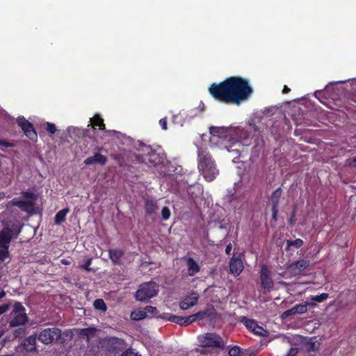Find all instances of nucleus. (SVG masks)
I'll return each instance as SVG.
<instances>
[{
	"label": "nucleus",
	"instance_id": "1",
	"mask_svg": "<svg viewBox=\"0 0 356 356\" xmlns=\"http://www.w3.org/2000/svg\"><path fill=\"white\" fill-rule=\"evenodd\" d=\"M208 90L215 100L238 106L248 100L252 93L248 80L241 76H229L220 83H213Z\"/></svg>",
	"mask_w": 356,
	"mask_h": 356
},
{
	"label": "nucleus",
	"instance_id": "2",
	"mask_svg": "<svg viewBox=\"0 0 356 356\" xmlns=\"http://www.w3.org/2000/svg\"><path fill=\"white\" fill-rule=\"evenodd\" d=\"M209 131L213 136L222 139L229 138L230 145L225 147L229 152H235L236 154H239L241 152L239 148L242 147L241 140L248 137V132L238 127H211Z\"/></svg>",
	"mask_w": 356,
	"mask_h": 356
},
{
	"label": "nucleus",
	"instance_id": "3",
	"mask_svg": "<svg viewBox=\"0 0 356 356\" xmlns=\"http://www.w3.org/2000/svg\"><path fill=\"white\" fill-rule=\"evenodd\" d=\"M197 161L198 169L205 179L208 181L214 180L219 172L207 149L198 148Z\"/></svg>",
	"mask_w": 356,
	"mask_h": 356
},
{
	"label": "nucleus",
	"instance_id": "4",
	"mask_svg": "<svg viewBox=\"0 0 356 356\" xmlns=\"http://www.w3.org/2000/svg\"><path fill=\"white\" fill-rule=\"evenodd\" d=\"M136 159L138 163H145L147 166L152 167L161 164L163 157L151 146L143 144L140 145L138 152L136 154Z\"/></svg>",
	"mask_w": 356,
	"mask_h": 356
},
{
	"label": "nucleus",
	"instance_id": "5",
	"mask_svg": "<svg viewBox=\"0 0 356 356\" xmlns=\"http://www.w3.org/2000/svg\"><path fill=\"white\" fill-rule=\"evenodd\" d=\"M159 286L153 281L141 284L136 291L135 298L139 302H147L152 298L157 296Z\"/></svg>",
	"mask_w": 356,
	"mask_h": 356
},
{
	"label": "nucleus",
	"instance_id": "6",
	"mask_svg": "<svg viewBox=\"0 0 356 356\" xmlns=\"http://www.w3.org/2000/svg\"><path fill=\"white\" fill-rule=\"evenodd\" d=\"M198 341L202 347L204 348H215L224 349L225 342L222 338L215 332H207L198 336Z\"/></svg>",
	"mask_w": 356,
	"mask_h": 356
},
{
	"label": "nucleus",
	"instance_id": "7",
	"mask_svg": "<svg viewBox=\"0 0 356 356\" xmlns=\"http://www.w3.org/2000/svg\"><path fill=\"white\" fill-rule=\"evenodd\" d=\"M11 315L12 319L10 321V327H17L25 325L28 322V316L26 314V309L19 302H15L13 305Z\"/></svg>",
	"mask_w": 356,
	"mask_h": 356
},
{
	"label": "nucleus",
	"instance_id": "8",
	"mask_svg": "<svg viewBox=\"0 0 356 356\" xmlns=\"http://www.w3.org/2000/svg\"><path fill=\"white\" fill-rule=\"evenodd\" d=\"M261 288L266 292H270L274 286V282L272 278V273L268 267L263 264L259 271Z\"/></svg>",
	"mask_w": 356,
	"mask_h": 356
},
{
	"label": "nucleus",
	"instance_id": "9",
	"mask_svg": "<svg viewBox=\"0 0 356 356\" xmlns=\"http://www.w3.org/2000/svg\"><path fill=\"white\" fill-rule=\"evenodd\" d=\"M61 335V330L57 327L45 328L42 330L38 336V340L44 344H49L58 341Z\"/></svg>",
	"mask_w": 356,
	"mask_h": 356
},
{
	"label": "nucleus",
	"instance_id": "10",
	"mask_svg": "<svg viewBox=\"0 0 356 356\" xmlns=\"http://www.w3.org/2000/svg\"><path fill=\"white\" fill-rule=\"evenodd\" d=\"M19 127H21L24 135L31 140L36 142L38 140L37 132L33 125L29 121H28L23 116L18 117L16 120Z\"/></svg>",
	"mask_w": 356,
	"mask_h": 356
},
{
	"label": "nucleus",
	"instance_id": "11",
	"mask_svg": "<svg viewBox=\"0 0 356 356\" xmlns=\"http://www.w3.org/2000/svg\"><path fill=\"white\" fill-rule=\"evenodd\" d=\"M127 344L124 339L118 337H110L106 341L107 351L117 354L127 348Z\"/></svg>",
	"mask_w": 356,
	"mask_h": 356
},
{
	"label": "nucleus",
	"instance_id": "12",
	"mask_svg": "<svg viewBox=\"0 0 356 356\" xmlns=\"http://www.w3.org/2000/svg\"><path fill=\"white\" fill-rule=\"evenodd\" d=\"M309 265L307 259H300L292 262L287 266V271L293 276L300 275Z\"/></svg>",
	"mask_w": 356,
	"mask_h": 356
},
{
	"label": "nucleus",
	"instance_id": "13",
	"mask_svg": "<svg viewBox=\"0 0 356 356\" xmlns=\"http://www.w3.org/2000/svg\"><path fill=\"white\" fill-rule=\"evenodd\" d=\"M14 238V232L10 227H4L0 231V248L9 249L10 243Z\"/></svg>",
	"mask_w": 356,
	"mask_h": 356
},
{
	"label": "nucleus",
	"instance_id": "14",
	"mask_svg": "<svg viewBox=\"0 0 356 356\" xmlns=\"http://www.w3.org/2000/svg\"><path fill=\"white\" fill-rule=\"evenodd\" d=\"M244 268L243 261L239 256L234 254L229 261V272L234 276L239 275Z\"/></svg>",
	"mask_w": 356,
	"mask_h": 356
},
{
	"label": "nucleus",
	"instance_id": "15",
	"mask_svg": "<svg viewBox=\"0 0 356 356\" xmlns=\"http://www.w3.org/2000/svg\"><path fill=\"white\" fill-rule=\"evenodd\" d=\"M159 317L163 319H167L171 322L175 323L181 326H186L191 324L189 316L184 317L165 313L159 316Z\"/></svg>",
	"mask_w": 356,
	"mask_h": 356
},
{
	"label": "nucleus",
	"instance_id": "16",
	"mask_svg": "<svg viewBox=\"0 0 356 356\" xmlns=\"http://www.w3.org/2000/svg\"><path fill=\"white\" fill-rule=\"evenodd\" d=\"M199 294L196 292L191 293L186 296L179 303V307L183 310H186L197 303Z\"/></svg>",
	"mask_w": 356,
	"mask_h": 356
},
{
	"label": "nucleus",
	"instance_id": "17",
	"mask_svg": "<svg viewBox=\"0 0 356 356\" xmlns=\"http://www.w3.org/2000/svg\"><path fill=\"white\" fill-rule=\"evenodd\" d=\"M215 314V309L213 306L209 307L205 310L200 311L194 314L190 315L191 323L197 320H203L206 318L211 317Z\"/></svg>",
	"mask_w": 356,
	"mask_h": 356
},
{
	"label": "nucleus",
	"instance_id": "18",
	"mask_svg": "<svg viewBox=\"0 0 356 356\" xmlns=\"http://www.w3.org/2000/svg\"><path fill=\"white\" fill-rule=\"evenodd\" d=\"M109 258L113 265H121L122 259L124 255V250L119 248H113L108 250Z\"/></svg>",
	"mask_w": 356,
	"mask_h": 356
},
{
	"label": "nucleus",
	"instance_id": "19",
	"mask_svg": "<svg viewBox=\"0 0 356 356\" xmlns=\"http://www.w3.org/2000/svg\"><path fill=\"white\" fill-rule=\"evenodd\" d=\"M108 161L107 157L99 153H95L92 156L88 157L83 161L86 165H93L95 163H99L102 165H105Z\"/></svg>",
	"mask_w": 356,
	"mask_h": 356
},
{
	"label": "nucleus",
	"instance_id": "20",
	"mask_svg": "<svg viewBox=\"0 0 356 356\" xmlns=\"http://www.w3.org/2000/svg\"><path fill=\"white\" fill-rule=\"evenodd\" d=\"M186 265L188 267V275L190 277L194 276L200 271V266L192 257H188L186 259Z\"/></svg>",
	"mask_w": 356,
	"mask_h": 356
},
{
	"label": "nucleus",
	"instance_id": "21",
	"mask_svg": "<svg viewBox=\"0 0 356 356\" xmlns=\"http://www.w3.org/2000/svg\"><path fill=\"white\" fill-rule=\"evenodd\" d=\"M22 346L27 352H33L36 350V337L31 335L22 342Z\"/></svg>",
	"mask_w": 356,
	"mask_h": 356
},
{
	"label": "nucleus",
	"instance_id": "22",
	"mask_svg": "<svg viewBox=\"0 0 356 356\" xmlns=\"http://www.w3.org/2000/svg\"><path fill=\"white\" fill-rule=\"evenodd\" d=\"M97 330L94 327H87L81 329L79 331L78 337L81 339H85L87 342H89L91 338L95 336Z\"/></svg>",
	"mask_w": 356,
	"mask_h": 356
},
{
	"label": "nucleus",
	"instance_id": "23",
	"mask_svg": "<svg viewBox=\"0 0 356 356\" xmlns=\"http://www.w3.org/2000/svg\"><path fill=\"white\" fill-rule=\"evenodd\" d=\"M303 346L307 352H314L319 348L320 343L315 338H310L303 343Z\"/></svg>",
	"mask_w": 356,
	"mask_h": 356
},
{
	"label": "nucleus",
	"instance_id": "24",
	"mask_svg": "<svg viewBox=\"0 0 356 356\" xmlns=\"http://www.w3.org/2000/svg\"><path fill=\"white\" fill-rule=\"evenodd\" d=\"M157 207L156 202L152 199H147L145 202V210L149 216L154 213Z\"/></svg>",
	"mask_w": 356,
	"mask_h": 356
},
{
	"label": "nucleus",
	"instance_id": "25",
	"mask_svg": "<svg viewBox=\"0 0 356 356\" xmlns=\"http://www.w3.org/2000/svg\"><path fill=\"white\" fill-rule=\"evenodd\" d=\"M90 123L93 127H98L99 130L103 131L106 129L104 120L99 114H95L92 118H90Z\"/></svg>",
	"mask_w": 356,
	"mask_h": 356
},
{
	"label": "nucleus",
	"instance_id": "26",
	"mask_svg": "<svg viewBox=\"0 0 356 356\" xmlns=\"http://www.w3.org/2000/svg\"><path fill=\"white\" fill-rule=\"evenodd\" d=\"M69 208H64L60 210L55 216L54 223L56 225H60L66 220V215L69 213Z\"/></svg>",
	"mask_w": 356,
	"mask_h": 356
},
{
	"label": "nucleus",
	"instance_id": "27",
	"mask_svg": "<svg viewBox=\"0 0 356 356\" xmlns=\"http://www.w3.org/2000/svg\"><path fill=\"white\" fill-rule=\"evenodd\" d=\"M240 322L242 323L250 332L254 331L255 326L257 323L255 320L249 318L246 316H242Z\"/></svg>",
	"mask_w": 356,
	"mask_h": 356
},
{
	"label": "nucleus",
	"instance_id": "28",
	"mask_svg": "<svg viewBox=\"0 0 356 356\" xmlns=\"http://www.w3.org/2000/svg\"><path fill=\"white\" fill-rule=\"evenodd\" d=\"M282 193L280 187L273 191L270 197L272 207H279L280 199L281 197Z\"/></svg>",
	"mask_w": 356,
	"mask_h": 356
},
{
	"label": "nucleus",
	"instance_id": "29",
	"mask_svg": "<svg viewBox=\"0 0 356 356\" xmlns=\"http://www.w3.org/2000/svg\"><path fill=\"white\" fill-rule=\"evenodd\" d=\"M149 316V314H145V312L143 309L132 312L130 315L131 318L134 321H140Z\"/></svg>",
	"mask_w": 356,
	"mask_h": 356
},
{
	"label": "nucleus",
	"instance_id": "30",
	"mask_svg": "<svg viewBox=\"0 0 356 356\" xmlns=\"http://www.w3.org/2000/svg\"><path fill=\"white\" fill-rule=\"evenodd\" d=\"M304 244V242L300 238H297L294 241L292 240H287L286 241V249L289 248L290 247H294L296 248H300L302 245Z\"/></svg>",
	"mask_w": 356,
	"mask_h": 356
},
{
	"label": "nucleus",
	"instance_id": "31",
	"mask_svg": "<svg viewBox=\"0 0 356 356\" xmlns=\"http://www.w3.org/2000/svg\"><path fill=\"white\" fill-rule=\"evenodd\" d=\"M329 297V293H323L317 296H312L309 297V300L312 301H315L316 302H322L327 299Z\"/></svg>",
	"mask_w": 356,
	"mask_h": 356
},
{
	"label": "nucleus",
	"instance_id": "32",
	"mask_svg": "<svg viewBox=\"0 0 356 356\" xmlns=\"http://www.w3.org/2000/svg\"><path fill=\"white\" fill-rule=\"evenodd\" d=\"M292 308L293 310V313L295 314H302L306 313L307 311V305H305V303L296 305L293 306Z\"/></svg>",
	"mask_w": 356,
	"mask_h": 356
},
{
	"label": "nucleus",
	"instance_id": "33",
	"mask_svg": "<svg viewBox=\"0 0 356 356\" xmlns=\"http://www.w3.org/2000/svg\"><path fill=\"white\" fill-rule=\"evenodd\" d=\"M94 307L100 311L105 312L106 310V305L102 299H97L93 303Z\"/></svg>",
	"mask_w": 356,
	"mask_h": 356
},
{
	"label": "nucleus",
	"instance_id": "34",
	"mask_svg": "<svg viewBox=\"0 0 356 356\" xmlns=\"http://www.w3.org/2000/svg\"><path fill=\"white\" fill-rule=\"evenodd\" d=\"M143 310L145 312V314H149V316L148 318H152L158 314V309L156 307H153L151 305H147L143 308Z\"/></svg>",
	"mask_w": 356,
	"mask_h": 356
},
{
	"label": "nucleus",
	"instance_id": "35",
	"mask_svg": "<svg viewBox=\"0 0 356 356\" xmlns=\"http://www.w3.org/2000/svg\"><path fill=\"white\" fill-rule=\"evenodd\" d=\"M45 129L50 134H54L57 131L56 126L51 122H47L45 124Z\"/></svg>",
	"mask_w": 356,
	"mask_h": 356
},
{
	"label": "nucleus",
	"instance_id": "36",
	"mask_svg": "<svg viewBox=\"0 0 356 356\" xmlns=\"http://www.w3.org/2000/svg\"><path fill=\"white\" fill-rule=\"evenodd\" d=\"M252 332L256 335L261 337L266 336L267 334V331L265 330L261 326L259 325L257 323L256 324L254 331H252Z\"/></svg>",
	"mask_w": 356,
	"mask_h": 356
},
{
	"label": "nucleus",
	"instance_id": "37",
	"mask_svg": "<svg viewBox=\"0 0 356 356\" xmlns=\"http://www.w3.org/2000/svg\"><path fill=\"white\" fill-rule=\"evenodd\" d=\"M229 356H241V349L238 346H234L229 350Z\"/></svg>",
	"mask_w": 356,
	"mask_h": 356
},
{
	"label": "nucleus",
	"instance_id": "38",
	"mask_svg": "<svg viewBox=\"0 0 356 356\" xmlns=\"http://www.w3.org/2000/svg\"><path fill=\"white\" fill-rule=\"evenodd\" d=\"M170 211L168 207H163L161 210V217L163 220H167L170 217Z\"/></svg>",
	"mask_w": 356,
	"mask_h": 356
},
{
	"label": "nucleus",
	"instance_id": "39",
	"mask_svg": "<svg viewBox=\"0 0 356 356\" xmlns=\"http://www.w3.org/2000/svg\"><path fill=\"white\" fill-rule=\"evenodd\" d=\"M7 258H10L9 250L0 248V261H3Z\"/></svg>",
	"mask_w": 356,
	"mask_h": 356
},
{
	"label": "nucleus",
	"instance_id": "40",
	"mask_svg": "<svg viewBox=\"0 0 356 356\" xmlns=\"http://www.w3.org/2000/svg\"><path fill=\"white\" fill-rule=\"evenodd\" d=\"M296 207L295 206L291 213L290 218L289 219V224L291 226L296 223Z\"/></svg>",
	"mask_w": 356,
	"mask_h": 356
},
{
	"label": "nucleus",
	"instance_id": "41",
	"mask_svg": "<svg viewBox=\"0 0 356 356\" xmlns=\"http://www.w3.org/2000/svg\"><path fill=\"white\" fill-rule=\"evenodd\" d=\"M271 211H272V217H271L272 220L273 222L277 221V213L279 211V207H272Z\"/></svg>",
	"mask_w": 356,
	"mask_h": 356
},
{
	"label": "nucleus",
	"instance_id": "42",
	"mask_svg": "<svg viewBox=\"0 0 356 356\" xmlns=\"http://www.w3.org/2000/svg\"><path fill=\"white\" fill-rule=\"evenodd\" d=\"M122 352L120 356H139L137 353H134L132 349L127 348Z\"/></svg>",
	"mask_w": 356,
	"mask_h": 356
},
{
	"label": "nucleus",
	"instance_id": "43",
	"mask_svg": "<svg viewBox=\"0 0 356 356\" xmlns=\"http://www.w3.org/2000/svg\"><path fill=\"white\" fill-rule=\"evenodd\" d=\"M0 145L4 146L6 147H14L16 146V143L14 142H8L4 140L0 139Z\"/></svg>",
	"mask_w": 356,
	"mask_h": 356
},
{
	"label": "nucleus",
	"instance_id": "44",
	"mask_svg": "<svg viewBox=\"0 0 356 356\" xmlns=\"http://www.w3.org/2000/svg\"><path fill=\"white\" fill-rule=\"evenodd\" d=\"M10 303L3 304V305H0V315L6 313L10 309Z\"/></svg>",
	"mask_w": 356,
	"mask_h": 356
},
{
	"label": "nucleus",
	"instance_id": "45",
	"mask_svg": "<svg viewBox=\"0 0 356 356\" xmlns=\"http://www.w3.org/2000/svg\"><path fill=\"white\" fill-rule=\"evenodd\" d=\"M17 205L22 209H25L26 207L31 206V204L26 201H19Z\"/></svg>",
	"mask_w": 356,
	"mask_h": 356
},
{
	"label": "nucleus",
	"instance_id": "46",
	"mask_svg": "<svg viewBox=\"0 0 356 356\" xmlns=\"http://www.w3.org/2000/svg\"><path fill=\"white\" fill-rule=\"evenodd\" d=\"M91 262H92L91 259H87L85 261V263L81 266V268L87 271H90V266L91 264Z\"/></svg>",
	"mask_w": 356,
	"mask_h": 356
},
{
	"label": "nucleus",
	"instance_id": "47",
	"mask_svg": "<svg viewBox=\"0 0 356 356\" xmlns=\"http://www.w3.org/2000/svg\"><path fill=\"white\" fill-rule=\"evenodd\" d=\"M159 124L161 127L162 129L167 130V129H168V127H167V118H161L159 120Z\"/></svg>",
	"mask_w": 356,
	"mask_h": 356
},
{
	"label": "nucleus",
	"instance_id": "48",
	"mask_svg": "<svg viewBox=\"0 0 356 356\" xmlns=\"http://www.w3.org/2000/svg\"><path fill=\"white\" fill-rule=\"evenodd\" d=\"M293 314H295L293 313V308H291L288 310L284 311L282 314V317L283 318H286L289 316L293 315Z\"/></svg>",
	"mask_w": 356,
	"mask_h": 356
},
{
	"label": "nucleus",
	"instance_id": "49",
	"mask_svg": "<svg viewBox=\"0 0 356 356\" xmlns=\"http://www.w3.org/2000/svg\"><path fill=\"white\" fill-rule=\"evenodd\" d=\"M298 353V348L292 347L289 349L287 356H297Z\"/></svg>",
	"mask_w": 356,
	"mask_h": 356
},
{
	"label": "nucleus",
	"instance_id": "50",
	"mask_svg": "<svg viewBox=\"0 0 356 356\" xmlns=\"http://www.w3.org/2000/svg\"><path fill=\"white\" fill-rule=\"evenodd\" d=\"M305 304L307 305V307L309 306L312 308H314L317 305L315 301H312L310 300L305 301Z\"/></svg>",
	"mask_w": 356,
	"mask_h": 356
},
{
	"label": "nucleus",
	"instance_id": "51",
	"mask_svg": "<svg viewBox=\"0 0 356 356\" xmlns=\"http://www.w3.org/2000/svg\"><path fill=\"white\" fill-rule=\"evenodd\" d=\"M232 250V245L231 243H229L225 248V253L227 255H229L231 253V251Z\"/></svg>",
	"mask_w": 356,
	"mask_h": 356
},
{
	"label": "nucleus",
	"instance_id": "52",
	"mask_svg": "<svg viewBox=\"0 0 356 356\" xmlns=\"http://www.w3.org/2000/svg\"><path fill=\"white\" fill-rule=\"evenodd\" d=\"M349 165H352V166H353V167L356 168V156H355V157H353V158L350 160V163H349Z\"/></svg>",
	"mask_w": 356,
	"mask_h": 356
},
{
	"label": "nucleus",
	"instance_id": "53",
	"mask_svg": "<svg viewBox=\"0 0 356 356\" xmlns=\"http://www.w3.org/2000/svg\"><path fill=\"white\" fill-rule=\"evenodd\" d=\"M291 91L290 88L287 86H284L282 90L284 94H287Z\"/></svg>",
	"mask_w": 356,
	"mask_h": 356
},
{
	"label": "nucleus",
	"instance_id": "54",
	"mask_svg": "<svg viewBox=\"0 0 356 356\" xmlns=\"http://www.w3.org/2000/svg\"><path fill=\"white\" fill-rule=\"evenodd\" d=\"M60 262L63 265H70V261L66 259H61Z\"/></svg>",
	"mask_w": 356,
	"mask_h": 356
},
{
	"label": "nucleus",
	"instance_id": "55",
	"mask_svg": "<svg viewBox=\"0 0 356 356\" xmlns=\"http://www.w3.org/2000/svg\"><path fill=\"white\" fill-rule=\"evenodd\" d=\"M6 292H5L3 290L1 291H0V300H1L3 298H4V297L6 296Z\"/></svg>",
	"mask_w": 356,
	"mask_h": 356
},
{
	"label": "nucleus",
	"instance_id": "56",
	"mask_svg": "<svg viewBox=\"0 0 356 356\" xmlns=\"http://www.w3.org/2000/svg\"><path fill=\"white\" fill-rule=\"evenodd\" d=\"M24 195L26 197H31V196H32V194H31V193H29V192H25V193H24Z\"/></svg>",
	"mask_w": 356,
	"mask_h": 356
},
{
	"label": "nucleus",
	"instance_id": "57",
	"mask_svg": "<svg viewBox=\"0 0 356 356\" xmlns=\"http://www.w3.org/2000/svg\"><path fill=\"white\" fill-rule=\"evenodd\" d=\"M200 354L204 355L207 353V351L205 350L201 349L200 350Z\"/></svg>",
	"mask_w": 356,
	"mask_h": 356
},
{
	"label": "nucleus",
	"instance_id": "58",
	"mask_svg": "<svg viewBox=\"0 0 356 356\" xmlns=\"http://www.w3.org/2000/svg\"><path fill=\"white\" fill-rule=\"evenodd\" d=\"M2 334L0 332V338L1 337Z\"/></svg>",
	"mask_w": 356,
	"mask_h": 356
}]
</instances>
